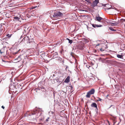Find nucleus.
I'll list each match as a JSON object with an SVG mask.
<instances>
[{"instance_id":"c9c22d12","label":"nucleus","mask_w":125,"mask_h":125,"mask_svg":"<svg viewBox=\"0 0 125 125\" xmlns=\"http://www.w3.org/2000/svg\"><path fill=\"white\" fill-rule=\"evenodd\" d=\"M112 105H111L110 106V107L109 108H110L111 106H112Z\"/></svg>"},{"instance_id":"6e6552de","label":"nucleus","mask_w":125,"mask_h":125,"mask_svg":"<svg viewBox=\"0 0 125 125\" xmlns=\"http://www.w3.org/2000/svg\"><path fill=\"white\" fill-rule=\"evenodd\" d=\"M3 27L1 24H0V35L3 32Z\"/></svg>"},{"instance_id":"f8f14e48","label":"nucleus","mask_w":125,"mask_h":125,"mask_svg":"<svg viewBox=\"0 0 125 125\" xmlns=\"http://www.w3.org/2000/svg\"><path fill=\"white\" fill-rule=\"evenodd\" d=\"M70 80V77L68 76L65 80L64 82L66 83H68L69 81Z\"/></svg>"},{"instance_id":"473e14b6","label":"nucleus","mask_w":125,"mask_h":125,"mask_svg":"<svg viewBox=\"0 0 125 125\" xmlns=\"http://www.w3.org/2000/svg\"><path fill=\"white\" fill-rule=\"evenodd\" d=\"M70 87L72 88L73 87H72V86H70Z\"/></svg>"},{"instance_id":"4468645a","label":"nucleus","mask_w":125,"mask_h":125,"mask_svg":"<svg viewBox=\"0 0 125 125\" xmlns=\"http://www.w3.org/2000/svg\"><path fill=\"white\" fill-rule=\"evenodd\" d=\"M58 55V53L57 52H55L53 54V59H55V58L57 57V56Z\"/></svg>"},{"instance_id":"58836bf2","label":"nucleus","mask_w":125,"mask_h":125,"mask_svg":"<svg viewBox=\"0 0 125 125\" xmlns=\"http://www.w3.org/2000/svg\"><path fill=\"white\" fill-rule=\"evenodd\" d=\"M73 57L74 58V59H75V58H74V57Z\"/></svg>"},{"instance_id":"5701e85b","label":"nucleus","mask_w":125,"mask_h":125,"mask_svg":"<svg viewBox=\"0 0 125 125\" xmlns=\"http://www.w3.org/2000/svg\"><path fill=\"white\" fill-rule=\"evenodd\" d=\"M6 36L7 37L10 38L11 36V35H9V34H8Z\"/></svg>"},{"instance_id":"f03ea898","label":"nucleus","mask_w":125,"mask_h":125,"mask_svg":"<svg viewBox=\"0 0 125 125\" xmlns=\"http://www.w3.org/2000/svg\"><path fill=\"white\" fill-rule=\"evenodd\" d=\"M40 111H42L41 109L37 108V109L35 110L32 112V115H34L36 114V117L37 118H38L41 114V113L39 112Z\"/></svg>"},{"instance_id":"393cba45","label":"nucleus","mask_w":125,"mask_h":125,"mask_svg":"<svg viewBox=\"0 0 125 125\" xmlns=\"http://www.w3.org/2000/svg\"><path fill=\"white\" fill-rule=\"evenodd\" d=\"M101 44V43H98V44H97L96 45V46H98L99 45H100Z\"/></svg>"},{"instance_id":"e433bc0d","label":"nucleus","mask_w":125,"mask_h":125,"mask_svg":"<svg viewBox=\"0 0 125 125\" xmlns=\"http://www.w3.org/2000/svg\"><path fill=\"white\" fill-rule=\"evenodd\" d=\"M2 60V61H3V62H5V61H3V60Z\"/></svg>"},{"instance_id":"2eb2a0df","label":"nucleus","mask_w":125,"mask_h":125,"mask_svg":"<svg viewBox=\"0 0 125 125\" xmlns=\"http://www.w3.org/2000/svg\"><path fill=\"white\" fill-rule=\"evenodd\" d=\"M79 10L81 11V13H85L86 12H88L87 10H85L81 9H80Z\"/></svg>"},{"instance_id":"c85d7f7f","label":"nucleus","mask_w":125,"mask_h":125,"mask_svg":"<svg viewBox=\"0 0 125 125\" xmlns=\"http://www.w3.org/2000/svg\"><path fill=\"white\" fill-rule=\"evenodd\" d=\"M1 107L3 108V109H4V106H2Z\"/></svg>"},{"instance_id":"1a4fd4ad","label":"nucleus","mask_w":125,"mask_h":125,"mask_svg":"<svg viewBox=\"0 0 125 125\" xmlns=\"http://www.w3.org/2000/svg\"><path fill=\"white\" fill-rule=\"evenodd\" d=\"M92 26L94 28L101 27L102 26V25H98L97 24H92Z\"/></svg>"},{"instance_id":"7c9ffc66","label":"nucleus","mask_w":125,"mask_h":125,"mask_svg":"<svg viewBox=\"0 0 125 125\" xmlns=\"http://www.w3.org/2000/svg\"><path fill=\"white\" fill-rule=\"evenodd\" d=\"M2 52H1V50L0 49V53L1 54L2 53Z\"/></svg>"},{"instance_id":"ddd939ff","label":"nucleus","mask_w":125,"mask_h":125,"mask_svg":"<svg viewBox=\"0 0 125 125\" xmlns=\"http://www.w3.org/2000/svg\"><path fill=\"white\" fill-rule=\"evenodd\" d=\"M14 20L15 21H18L20 19L19 17L17 16H14L13 17Z\"/></svg>"},{"instance_id":"cd10ccee","label":"nucleus","mask_w":125,"mask_h":125,"mask_svg":"<svg viewBox=\"0 0 125 125\" xmlns=\"http://www.w3.org/2000/svg\"><path fill=\"white\" fill-rule=\"evenodd\" d=\"M101 41H99V40H98L97 41V43H98L99 42H101Z\"/></svg>"},{"instance_id":"f704fd0d","label":"nucleus","mask_w":125,"mask_h":125,"mask_svg":"<svg viewBox=\"0 0 125 125\" xmlns=\"http://www.w3.org/2000/svg\"><path fill=\"white\" fill-rule=\"evenodd\" d=\"M27 114V113L26 114H25V116H26L27 115H26Z\"/></svg>"},{"instance_id":"aec40b11","label":"nucleus","mask_w":125,"mask_h":125,"mask_svg":"<svg viewBox=\"0 0 125 125\" xmlns=\"http://www.w3.org/2000/svg\"><path fill=\"white\" fill-rule=\"evenodd\" d=\"M111 24L113 25H114L115 26L117 24L116 23H111Z\"/></svg>"},{"instance_id":"dca6fc26","label":"nucleus","mask_w":125,"mask_h":125,"mask_svg":"<svg viewBox=\"0 0 125 125\" xmlns=\"http://www.w3.org/2000/svg\"><path fill=\"white\" fill-rule=\"evenodd\" d=\"M57 83H58V84H60L61 83H62V82H61V81H60L59 79H55L54 80Z\"/></svg>"},{"instance_id":"a211bd4d","label":"nucleus","mask_w":125,"mask_h":125,"mask_svg":"<svg viewBox=\"0 0 125 125\" xmlns=\"http://www.w3.org/2000/svg\"><path fill=\"white\" fill-rule=\"evenodd\" d=\"M117 57L118 58H123V56L122 55H120V54H117Z\"/></svg>"},{"instance_id":"6ab92c4d","label":"nucleus","mask_w":125,"mask_h":125,"mask_svg":"<svg viewBox=\"0 0 125 125\" xmlns=\"http://www.w3.org/2000/svg\"><path fill=\"white\" fill-rule=\"evenodd\" d=\"M109 30H110L111 31H116V30H114L113 28H112V27H109Z\"/></svg>"},{"instance_id":"423d86ee","label":"nucleus","mask_w":125,"mask_h":125,"mask_svg":"<svg viewBox=\"0 0 125 125\" xmlns=\"http://www.w3.org/2000/svg\"><path fill=\"white\" fill-rule=\"evenodd\" d=\"M99 2V1L98 0H95L94 1L93 4L92 5V6L93 7H95L97 6L98 3Z\"/></svg>"},{"instance_id":"2f4dec72","label":"nucleus","mask_w":125,"mask_h":125,"mask_svg":"<svg viewBox=\"0 0 125 125\" xmlns=\"http://www.w3.org/2000/svg\"><path fill=\"white\" fill-rule=\"evenodd\" d=\"M31 115V114H29V115H29V116H30V115Z\"/></svg>"},{"instance_id":"72a5a7b5","label":"nucleus","mask_w":125,"mask_h":125,"mask_svg":"<svg viewBox=\"0 0 125 125\" xmlns=\"http://www.w3.org/2000/svg\"><path fill=\"white\" fill-rule=\"evenodd\" d=\"M67 39L69 41V40H70L69 39H68V38H67Z\"/></svg>"},{"instance_id":"20e7f679","label":"nucleus","mask_w":125,"mask_h":125,"mask_svg":"<svg viewBox=\"0 0 125 125\" xmlns=\"http://www.w3.org/2000/svg\"><path fill=\"white\" fill-rule=\"evenodd\" d=\"M95 92V90L94 89H92L87 93L86 96L87 98H90L91 94H94Z\"/></svg>"},{"instance_id":"f257e3e1","label":"nucleus","mask_w":125,"mask_h":125,"mask_svg":"<svg viewBox=\"0 0 125 125\" xmlns=\"http://www.w3.org/2000/svg\"><path fill=\"white\" fill-rule=\"evenodd\" d=\"M33 42V39H32L31 41H30V38L29 37L27 36H25L23 38L21 41V42H24L25 43H30Z\"/></svg>"},{"instance_id":"4be33fe9","label":"nucleus","mask_w":125,"mask_h":125,"mask_svg":"<svg viewBox=\"0 0 125 125\" xmlns=\"http://www.w3.org/2000/svg\"><path fill=\"white\" fill-rule=\"evenodd\" d=\"M97 98L98 99L97 100V101H101L102 100V99L99 98L98 97Z\"/></svg>"},{"instance_id":"b1692460","label":"nucleus","mask_w":125,"mask_h":125,"mask_svg":"<svg viewBox=\"0 0 125 125\" xmlns=\"http://www.w3.org/2000/svg\"><path fill=\"white\" fill-rule=\"evenodd\" d=\"M100 50L102 51V52H103V51H104V50H103L102 49V48H101L100 49Z\"/></svg>"},{"instance_id":"0eeeda50","label":"nucleus","mask_w":125,"mask_h":125,"mask_svg":"<svg viewBox=\"0 0 125 125\" xmlns=\"http://www.w3.org/2000/svg\"><path fill=\"white\" fill-rule=\"evenodd\" d=\"M84 47L83 44H79L78 46V49L79 50H82L83 49Z\"/></svg>"},{"instance_id":"412c9836","label":"nucleus","mask_w":125,"mask_h":125,"mask_svg":"<svg viewBox=\"0 0 125 125\" xmlns=\"http://www.w3.org/2000/svg\"><path fill=\"white\" fill-rule=\"evenodd\" d=\"M69 42L70 44H71L72 43V40H69Z\"/></svg>"},{"instance_id":"f3484780","label":"nucleus","mask_w":125,"mask_h":125,"mask_svg":"<svg viewBox=\"0 0 125 125\" xmlns=\"http://www.w3.org/2000/svg\"><path fill=\"white\" fill-rule=\"evenodd\" d=\"M121 48L122 50H124L125 49V45L123 44L121 46Z\"/></svg>"},{"instance_id":"9d476101","label":"nucleus","mask_w":125,"mask_h":125,"mask_svg":"<svg viewBox=\"0 0 125 125\" xmlns=\"http://www.w3.org/2000/svg\"><path fill=\"white\" fill-rule=\"evenodd\" d=\"M96 18L97 20L99 21H101L102 19H103L102 18L99 16V15H98V16H97L96 17Z\"/></svg>"},{"instance_id":"bb28decb","label":"nucleus","mask_w":125,"mask_h":125,"mask_svg":"<svg viewBox=\"0 0 125 125\" xmlns=\"http://www.w3.org/2000/svg\"><path fill=\"white\" fill-rule=\"evenodd\" d=\"M84 0L88 2H89L90 1L89 0Z\"/></svg>"},{"instance_id":"39448f33","label":"nucleus","mask_w":125,"mask_h":125,"mask_svg":"<svg viewBox=\"0 0 125 125\" xmlns=\"http://www.w3.org/2000/svg\"><path fill=\"white\" fill-rule=\"evenodd\" d=\"M59 76V77H63L65 74V73L63 72L62 70H60L58 71L57 73Z\"/></svg>"},{"instance_id":"7ed1b4c3","label":"nucleus","mask_w":125,"mask_h":125,"mask_svg":"<svg viewBox=\"0 0 125 125\" xmlns=\"http://www.w3.org/2000/svg\"><path fill=\"white\" fill-rule=\"evenodd\" d=\"M62 13H61L60 11H57L54 13V14L51 15V17L52 18L56 17H61L63 16Z\"/></svg>"},{"instance_id":"a878e982","label":"nucleus","mask_w":125,"mask_h":125,"mask_svg":"<svg viewBox=\"0 0 125 125\" xmlns=\"http://www.w3.org/2000/svg\"><path fill=\"white\" fill-rule=\"evenodd\" d=\"M49 117H48L47 118L46 120V121L47 122L48 121V119H49Z\"/></svg>"},{"instance_id":"c756f323","label":"nucleus","mask_w":125,"mask_h":125,"mask_svg":"<svg viewBox=\"0 0 125 125\" xmlns=\"http://www.w3.org/2000/svg\"><path fill=\"white\" fill-rule=\"evenodd\" d=\"M73 53L72 52L71 53V55L73 57H74V56H73L72 55V54H73Z\"/></svg>"},{"instance_id":"4c0bfd02","label":"nucleus","mask_w":125,"mask_h":125,"mask_svg":"<svg viewBox=\"0 0 125 125\" xmlns=\"http://www.w3.org/2000/svg\"><path fill=\"white\" fill-rule=\"evenodd\" d=\"M124 26L125 27V24L124 25Z\"/></svg>"},{"instance_id":"9b49d317","label":"nucleus","mask_w":125,"mask_h":125,"mask_svg":"<svg viewBox=\"0 0 125 125\" xmlns=\"http://www.w3.org/2000/svg\"><path fill=\"white\" fill-rule=\"evenodd\" d=\"M91 106L92 107H95L97 108V105L96 103H93L91 105Z\"/></svg>"}]
</instances>
